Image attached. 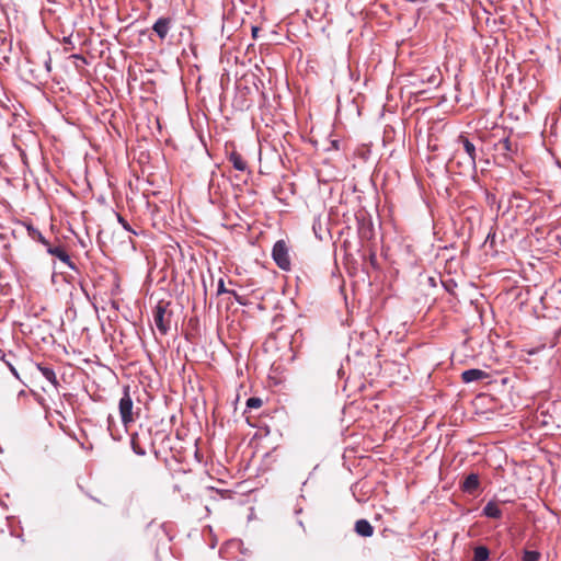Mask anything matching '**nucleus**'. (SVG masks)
Segmentation results:
<instances>
[{
    "label": "nucleus",
    "instance_id": "obj_14",
    "mask_svg": "<svg viewBox=\"0 0 561 561\" xmlns=\"http://www.w3.org/2000/svg\"><path fill=\"white\" fill-rule=\"evenodd\" d=\"M25 227H26L28 236L33 240H36V241L43 243L46 247L48 245V241L43 237V234L38 231V229H36L35 227H33L30 224L25 225Z\"/></svg>",
    "mask_w": 561,
    "mask_h": 561
},
{
    "label": "nucleus",
    "instance_id": "obj_1",
    "mask_svg": "<svg viewBox=\"0 0 561 561\" xmlns=\"http://www.w3.org/2000/svg\"><path fill=\"white\" fill-rule=\"evenodd\" d=\"M173 318V311L170 309V302L160 300L153 311V320L157 329L165 335L170 329Z\"/></svg>",
    "mask_w": 561,
    "mask_h": 561
},
{
    "label": "nucleus",
    "instance_id": "obj_8",
    "mask_svg": "<svg viewBox=\"0 0 561 561\" xmlns=\"http://www.w3.org/2000/svg\"><path fill=\"white\" fill-rule=\"evenodd\" d=\"M355 531L362 537H371L374 534V527L366 519H358L355 523Z\"/></svg>",
    "mask_w": 561,
    "mask_h": 561
},
{
    "label": "nucleus",
    "instance_id": "obj_18",
    "mask_svg": "<svg viewBox=\"0 0 561 561\" xmlns=\"http://www.w3.org/2000/svg\"><path fill=\"white\" fill-rule=\"evenodd\" d=\"M262 399L257 397H251L247 400V407L250 409H259L262 407Z\"/></svg>",
    "mask_w": 561,
    "mask_h": 561
},
{
    "label": "nucleus",
    "instance_id": "obj_15",
    "mask_svg": "<svg viewBox=\"0 0 561 561\" xmlns=\"http://www.w3.org/2000/svg\"><path fill=\"white\" fill-rule=\"evenodd\" d=\"M490 551L485 546H478L473 550V561H488Z\"/></svg>",
    "mask_w": 561,
    "mask_h": 561
},
{
    "label": "nucleus",
    "instance_id": "obj_12",
    "mask_svg": "<svg viewBox=\"0 0 561 561\" xmlns=\"http://www.w3.org/2000/svg\"><path fill=\"white\" fill-rule=\"evenodd\" d=\"M38 370L42 373V375L55 387L58 386L57 376L53 368L38 365Z\"/></svg>",
    "mask_w": 561,
    "mask_h": 561
},
{
    "label": "nucleus",
    "instance_id": "obj_6",
    "mask_svg": "<svg viewBox=\"0 0 561 561\" xmlns=\"http://www.w3.org/2000/svg\"><path fill=\"white\" fill-rule=\"evenodd\" d=\"M488 377H489V374L486 371L481 370V369H476V368L465 370L461 374V380L466 383L477 381V380L486 379Z\"/></svg>",
    "mask_w": 561,
    "mask_h": 561
},
{
    "label": "nucleus",
    "instance_id": "obj_5",
    "mask_svg": "<svg viewBox=\"0 0 561 561\" xmlns=\"http://www.w3.org/2000/svg\"><path fill=\"white\" fill-rule=\"evenodd\" d=\"M172 20L170 18H160L153 24L152 30L160 39H164L170 31Z\"/></svg>",
    "mask_w": 561,
    "mask_h": 561
},
{
    "label": "nucleus",
    "instance_id": "obj_2",
    "mask_svg": "<svg viewBox=\"0 0 561 561\" xmlns=\"http://www.w3.org/2000/svg\"><path fill=\"white\" fill-rule=\"evenodd\" d=\"M118 410L122 423L126 428H128V426L139 416L140 409H138L136 412L134 411V402L129 394L128 388L125 389L124 394L119 400Z\"/></svg>",
    "mask_w": 561,
    "mask_h": 561
},
{
    "label": "nucleus",
    "instance_id": "obj_7",
    "mask_svg": "<svg viewBox=\"0 0 561 561\" xmlns=\"http://www.w3.org/2000/svg\"><path fill=\"white\" fill-rule=\"evenodd\" d=\"M458 141L462 145L463 150L468 154L470 164L476 165V146L463 135L458 137Z\"/></svg>",
    "mask_w": 561,
    "mask_h": 561
},
{
    "label": "nucleus",
    "instance_id": "obj_4",
    "mask_svg": "<svg viewBox=\"0 0 561 561\" xmlns=\"http://www.w3.org/2000/svg\"><path fill=\"white\" fill-rule=\"evenodd\" d=\"M47 252L56 257H58L61 262H64L65 264H67L70 268L72 270H77L76 265L73 264V262L70 260V256L69 254L67 253V251L65 250L64 247L61 245H56V247H53L48 243L47 245Z\"/></svg>",
    "mask_w": 561,
    "mask_h": 561
},
{
    "label": "nucleus",
    "instance_id": "obj_19",
    "mask_svg": "<svg viewBox=\"0 0 561 561\" xmlns=\"http://www.w3.org/2000/svg\"><path fill=\"white\" fill-rule=\"evenodd\" d=\"M225 293H229V294H232L236 298H238L237 296V293L233 291V290H228L225 288V283H224V279H219L218 282V290H217V294L218 295H221V294H225ZM239 302H241L239 299H237Z\"/></svg>",
    "mask_w": 561,
    "mask_h": 561
},
{
    "label": "nucleus",
    "instance_id": "obj_16",
    "mask_svg": "<svg viewBox=\"0 0 561 561\" xmlns=\"http://www.w3.org/2000/svg\"><path fill=\"white\" fill-rule=\"evenodd\" d=\"M130 444H131L133 450L137 455H139V456L146 455V450L140 446L139 438H138L137 434L131 435Z\"/></svg>",
    "mask_w": 561,
    "mask_h": 561
},
{
    "label": "nucleus",
    "instance_id": "obj_3",
    "mask_svg": "<svg viewBox=\"0 0 561 561\" xmlns=\"http://www.w3.org/2000/svg\"><path fill=\"white\" fill-rule=\"evenodd\" d=\"M273 260L276 265L284 271L290 270V257L288 253V247L284 240H278L273 247L272 251Z\"/></svg>",
    "mask_w": 561,
    "mask_h": 561
},
{
    "label": "nucleus",
    "instance_id": "obj_10",
    "mask_svg": "<svg viewBox=\"0 0 561 561\" xmlns=\"http://www.w3.org/2000/svg\"><path fill=\"white\" fill-rule=\"evenodd\" d=\"M494 149L504 157H507L508 153L513 151V144L510 138H503L494 145Z\"/></svg>",
    "mask_w": 561,
    "mask_h": 561
},
{
    "label": "nucleus",
    "instance_id": "obj_9",
    "mask_svg": "<svg viewBox=\"0 0 561 561\" xmlns=\"http://www.w3.org/2000/svg\"><path fill=\"white\" fill-rule=\"evenodd\" d=\"M480 484L479 476L471 473L462 482V490L468 493H473L478 490Z\"/></svg>",
    "mask_w": 561,
    "mask_h": 561
},
{
    "label": "nucleus",
    "instance_id": "obj_17",
    "mask_svg": "<svg viewBox=\"0 0 561 561\" xmlns=\"http://www.w3.org/2000/svg\"><path fill=\"white\" fill-rule=\"evenodd\" d=\"M541 554L535 550H525L523 553V561H539Z\"/></svg>",
    "mask_w": 561,
    "mask_h": 561
},
{
    "label": "nucleus",
    "instance_id": "obj_20",
    "mask_svg": "<svg viewBox=\"0 0 561 561\" xmlns=\"http://www.w3.org/2000/svg\"><path fill=\"white\" fill-rule=\"evenodd\" d=\"M117 219L119 221V224L127 230V231H131L133 233H136L129 226V224L127 222V220L122 217L121 215H117Z\"/></svg>",
    "mask_w": 561,
    "mask_h": 561
},
{
    "label": "nucleus",
    "instance_id": "obj_11",
    "mask_svg": "<svg viewBox=\"0 0 561 561\" xmlns=\"http://www.w3.org/2000/svg\"><path fill=\"white\" fill-rule=\"evenodd\" d=\"M229 161L232 163L233 168L238 171H245L248 164L243 157L237 151H232L229 156Z\"/></svg>",
    "mask_w": 561,
    "mask_h": 561
},
{
    "label": "nucleus",
    "instance_id": "obj_13",
    "mask_svg": "<svg viewBox=\"0 0 561 561\" xmlns=\"http://www.w3.org/2000/svg\"><path fill=\"white\" fill-rule=\"evenodd\" d=\"M483 514L490 518H500L502 511L495 503L489 502L483 508Z\"/></svg>",
    "mask_w": 561,
    "mask_h": 561
}]
</instances>
